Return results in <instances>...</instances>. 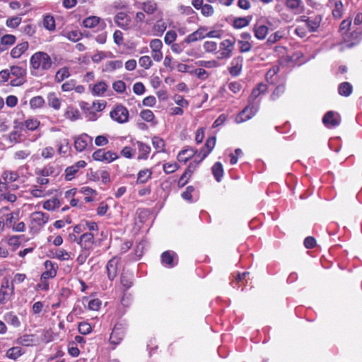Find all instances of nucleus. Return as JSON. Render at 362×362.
I'll return each mask as SVG.
<instances>
[{
  "label": "nucleus",
  "mask_w": 362,
  "mask_h": 362,
  "mask_svg": "<svg viewBox=\"0 0 362 362\" xmlns=\"http://www.w3.org/2000/svg\"><path fill=\"white\" fill-rule=\"evenodd\" d=\"M14 293V286L11 285L8 279H4L0 286V307H4L11 300Z\"/></svg>",
  "instance_id": "obj_4"
},
{
  "label": "nucleus",
  "mask_w": 362,
  "mask_h": 362,
  "mask_svg": "<svg viewBox=\"0 0 362 362\" xmlns=\"http://www.w3.org/2000/svg\"><path fill=\"white\" fill-rule=\"evenodd\" d=\"M238 44L240 52H248L252 47V43L247 40H238Z\"/></svg>",
  "instance_id": "obj_51"
},
{
  "label": "nucleus",
  "mask_w": 362,
  "mask_h": 362,
  "mask_svg": "<svg viewBox=\"0 0 362 362\" xmlns=\"http://www.w3.org/2000/svg\"><path fill=\"white\" fill-rule=\"evenodd\" d=\"M110 116L118 123H125L129 120V111L124 105H117L110 112Z\"/></svg>",
  "instance_id": "obj_6"
},
{
  "label": "nucleus",
  "mask_w": 362,
  "mask_h": 362,
  "mask_svg": "<svg viewBox=\"0 0 362 362\" xmlns=\"http://www.w3.org/2000/svg\"><path fill=\"white\" fill-rule=\"evenodd\" d=\"M328 6L333 7L332 16L334 18H340L344 13V4L341 0H328Z\"/></svg>",
  "instance_id": "obj_21"
},
{
  "label": "nucleus",
  "mask_w": 362,
  "mask_h": 362,
  "mask_svg": "<svg viewBox=\"0 0 362 362\" xmlns=\"http://www.w3.org/2000/svg\"><path fill=\"white\" fill-rule=\"evenodd\" d=\"M93 138L87 134H82L74 137V148L78 152L86 150L92 144Z\"/></svg>",
  "instance_id": "obj_10"
},
{
  "label": "nucleus",
  "mask_w": 362,
  "mask_h": 362,
  "mask_svg": "<svg viewBox=\"0 0 362 362\" xmlns=\"http://www.w3.org/2000/svg\"><path fill=\"white\" fill-rule=\"evenodd\" d=\"M64 117L71 121H76L80 118V112L78 109L69 106L65 110Z\"/></svg>",
  "instance_id": "obj_32"
},
{
  "label": "nucleus",
  "mask_w": 362,
  "mask_h": 362,
  "mask_svg": "<svg viewBox=\"0 0 362 362\" xmlns=\"http://www.w3.org/2000/svg\"><path fill=\"white\" fill-rule=\"evenodd\" d=\"M100 22V18L97 16H90L85 18L83 21V25L86 28H95Z\"/></svg>",
  "instance_id": "obj_43"
},
{
  "label": "nucleus",
  "mask_w": 362,
  "mask_h": 362,
  "mask_svg": "<svg viewBox=\"0 0 362 362\" xmlns=\"http://www.w3.org/2000/svg\"><path fill=\"white\" fill-rule=\"evenodd\" d=\"M30 73L33 76H40L52 65L49 55L44 52L34 53L30 59Z\"/></svg>",
  "instance_id": "obj_2"
},
{
  "label": "nucleus",
  "mask_w": 362,
  "mask_h": 362,
  "mask_svg": "<svg viewBox=\"0 0 362 362\" xmlns=\"http://www.w3.org/2000/svg\"><path fill=\"white\" fill-rule=\"evenodd\" d=\"M115 22L120 28L127 30L130 28L131 18L125 12H119L115 17Z\"/></svg>",
  "instance_id": "obj_20"
},
{
  "label": "nucleus",
  "mask_w": 362,
  "mask_h": 362,
  "mask_svg": "<svg viewBox=\"0 0 362 362\" xmlns=\"http://www.w3.org/2000/svg\"><path fill=\"white\" fill-rule=\"evenodd\" d=\"M78 171V170H77V167H76L74 165L66 168L65 170V179L68 181L71 180Z\"/></svg>",
  "instance_id": "obj_55"
},
{
  "label": "nucleus",
  "mask_w": 362,
  "mask_h": 362,
  "mask_svg": "<svg viewBox=\"0 0 362 362\" xmlns=\"http://www.w3.org/2000/svg\"><path fill=\"white\" fill-rule=\"evenodd\" d=\"M177 37V33L174 30H169L166 33L164 41L167 45H171Z\"/></svg>",
  "instance_id": "obj_61"
},
{
  "label": "nucleus",
  "mask_w": 362,
  "mask_h": 362,
  "mask_svg": "<svg viewBox=\"0 0 362 362\" xmlns=\"http://www.w3.org/2000/svg\"><path fill=\"white\" fill-rule=\"evenodd\" d=\"M21 20V16L11 17L6 20V25L8 28H16L20 25Z\"/></svg>",
  "instance_id": "obj_47"
},
{
  "label": "nucleus",
  "mask_w": 362,
  "mask_h": 362,
  "mask_svg": "<svg viewBox=\"0 0 362 362\" xmlns=\"http://www.w3.org/2000/svg\"><path fill=\"white\" fill-rule=\"evenodd\" d=\"M167 29V24L163 20H158L153 26V31L156 36H161Z\"/></svg>",
  "instance_id": "obj_31"
},
{
  "label": "nucleus",
  "mask_w": 362,
  "mask_h": 362,
  "mask_svg": "<svg viewBox=\"0 0 362 362\" xmlns=\"http://www.w3.org/2000/svg\"><path fill=\"white\" fill-rule=\"evenodd\" d=\"M253 32L257 39L264 40L268 35L269 28L264 25L256 23L253 27Z\"/></svg>",
  "instance_id": "obj_22"
},
{
  "label": "nucleus",
  "mask_w": 362,
  "mask_h": 362,
  "mask_svg": "<svg viewBox=\"0 0 362 362\" xmlns=\"http://www.w3.org/2000/svg\"><path fill=\"white\" fill-rule=\"evenodd\" d=\"M161 263L168 268H173L177 264V254L170 250L165 251L161 255Z\"/></svg>",
  "instance_id": "obj_12"
},
{
  "label": "nucleus",
  "mask_w": 362,
  "mask_h": 362,
  "mask_svg": "<svg viewBox=\"0 0 362 362\" xmlns=\"http://www.w3.org/2000/svg\"><path fill=\"white\" fill-rule=\"evenodd\" d=\"M206 30L204 28H200L194 33L189 34L186 38L185 42L188 44L202 40L206 37L205 32Z\"/></svg>",
  "instance_id": "obj_24"
},
{
  "label": "nucleus",
  "mask_w": 362,
  "mask_h": 362,
  "mask_svg": "<svg viewBox=\"0 0 362 362\" xmlns=\"http://www.w3.org/2000/svg\"><path fill=\"white\" fill-rule=\"evenodd\" d=\"M119 264V259L114 257L110 259L106 264V270L107 278L110 281H112L117 275V268Z\"/></svg>",
  "instance_id": "obj_16"
},
{
  "label": "nucleus",
  "mask_w": 362,
  "mask_h": 362,
  "mask_svg": "<svg viewBox=\"0 0 362 362\" xmlns=\"http://www.w3.org/2000/svg\"><path fill=\"white\" fill-rule=\"evenodd\" d=\"M152 175V172L149 169L141 170L139 172L137 175V183H145L148 179L151 178Z\"/></svg>",
  "instance_id": "obj_38"
},
{
  "label": "nucleus",
  "mask_w": 362,
  "mask_h": 362,
  "mask_svg": "<svg viewBox=\"0 0 362 362\" xmlns=\"http://www.w3.org/2000/svg\"><path fill=\"white\" fill-rule=\"evenodd\" d=\"M268 89L267 85L263 83H259L253 88L249 97V105L245 107L237 116V122H243L252 118L258 111L259 100L256 101L261 94H264Z\"/></svg>",
  "instance_id": "obj_1"
},
{
  "label": "nucleus",
  "mask_w": 362,
  "mask_h": 362,
  "mask_svg": "<svg viewBox=\"0 0 362 362\" xmlns=\"http://www.w3.org/2000/svg\"><path fill=\"white\" fill-rule=\"evenodd\" d=\"M243 66V58L239 57L237 58H235L231 62V66L229 68V72L230 74L233 76H236L240 74Z\"/></svg>",
  "instance_id": "obj_26"
},
{
  "label": "nucleus",
  "mask_w": 362,
  "mask_h": 362,
  "mask_svg": "<svg viewBox=\"0 0 362 362\" xmlns=\"http://www.w3.org/2000/svg\"><path fill=\"white\" fill-rule=\"evenodd\" d=\"M285 91V86L284 85L278 86L274 91L271 95V99L272 100H276L277 98H279L280 95H281Z\"/></svg>",
  "instance_id": "obj_64"
},
{
  "label": "nucleus",
  "mask_w": 362,
  "mask_h": 362,
  "mask_svg": "<svg viewBox=\"0 0 362 362\" xmlns=\"http://www.w3.org/2000/svg\"><path fill=\"white\" fill-rule=\"evenodd\" d=\"M163 168L166 174H170L178 169V165L176 163H168L163 164Z\"/></svg>",
  "instance_id": "obj_59"
},
{
  "label": "nucleus",
  "mask_w": 362,
  "mask_h": 362,
  "mask_svg": "<svg viewBox=\"0 0 362 362\" xmlns=\"http://www.w3.org/2000/svg\"><path fill=\"white\" fill-rule=\"evenodd\" d=\"M78 332L81 334H88L91 332L92 327L90 325L86 322H81L78 324Z\"/></svg>",
  "instance_id": "obj_52"
},
{
  "label": "nucleus",
  "mask_w": 362,
  "mask_h": 362,
  "mask_svg": "<svg viewBox=\"0 0 362 362\" xmlns=\"http://www.w3.org/2000/svg\"><path fill=\"white\" fill-rule=\"evenodd\" d=\"M124 336V329L121 324L115 325L110 337V342L115 346L120 344Z\"/></svg>",
  "instance_id": "obj_15"
},
{
  "label": "nucleus",
  "mask_w": 362,
  "mask_h": 362,
  "mask_svg": "<svg viewBox=\"0 0 362 362\" xmlns=\"http://www.w3.org/2000/svg\"><path fill=\"white\" fill-rule=\"evenodd\" d=\"M322 122L327 127H335L339 125L341 117L339 114L329 111L324 115Z\"/></svg>",
  "instance_id": "obj_14"
},
{
  "label": "nucleus",
  "mask_w": 362,
  "mask_h": 362,
  "mask_svg": "<svg viewBox=\"0 0 362 362\" xmlns=\"http://www.w3.org/2000/svg\"><path fill=\"white\" fill-rule=\"evenodd\" d=\"M10 74L11 79L10 84L12 86H19L26 82V69L19 66H12L10 67Z\"/></svg>",
  "instance_id": "obj_5"
},
{
  "label": "nucleus",
  "mask_w": 362,
  "mask_h": 362,
  "mask_svg": "<svg viewBox=\"0 0 362 362\" xmlns=\"http://www.w3.org/2000/svg\"><path fill=\"white\" fill-rule=\"evenodd\" d=\"M45 271L41 275V280H47L56 276L57 272V264L50 260H46L44 263Z\"/></svg>",
  "instance_id": "obj_13"
},
{
  "label": "nucleus",
  "mask_w": 362,
  "mask_h": 362,
  "mask_svg": "<svg viewBox=\"0 0 362 362\" xmlns=\"http://www.w3.org/2000/svg\"><path fill=\"white\" fill-rule=\"evenodd\" d=\"M136 6L147 14L151 15L158 10V4L154 0H147L143 2H137Z\"/></svg>",
  "instance_id": "obj_17"
},
{
  "label": "nucleus",
  "mask_w": 362,
  "mask_h": 362,
  "mask_svg": "<svg viewBox=\"0 0 362 362\" xmlns=\"http://www.w3.org/2000/svg\"><path fill=\"white\" fill-rule=\"evenodd\" d=\"M10 210L9 207L5 206L0 209V217L5 216L4 224L8 228H11L15 225L19 218V211H13L5 214Z\"/></svg>",
  "instance_id": "obj_8"
},
{
  "label": "nucleus",
  "mask_w": 362,
  "mask_h": 362,
  "mask_svg": "<svg viewBox=\"0 0 362 362\" xmlns=\"http://www.w3.org/2000/svg\"><path fill=\"white\" fill-rule=\"evenodd\" d=\"M78 243L81 250L90 252L94 246V235L92 233H85L79 238Z\"/></svg>",
  "instance_id": "obj_11"
},
{
  "label": "nucleus",
  "mask_w": 362,
  "mask_h": 362,
  "mask_svg": "<svg viewBox=\"0 0 362 362\" xmlns=\"http://www.w3.org/2000/svg\"><path fill=\"white\" fill-rule=\"evenodd\" d=\"M139 65L145 69H148L153 64L152 60L149 56H142L139 59Z\"/></svg>",
  "instance_id": "obj_50"
},
{
  "label": "nucleus",
  "mask_w": 362,
  "mask_h": 362,
  "mask_svg": "<svg viewBox=\"0 0 362 362\" xmlns=\"http://www.w3.org/2000/svg\"><path fill=\"white\" fill-rule=\"evenodd\" d=\"M49 214L42 211H35L30 216V228L32 231L38 232L49 221Z\"/></svg>",
  "instance_id": "obj_3"
},
{
  "label": "nucleus",
  "mask_w": 362,
  "mask_h": 362,
  "mask_svg": "<svg viewBox=\"0 0 362 362\" xmlns=\"http://www.w3.org/2000/svg\"><path fill=\"white\" fill-rule=\"evenodd\" d=\"M186 44L188 43L185 40L180 43H174L171 45V50L176 54H180L185 48Z\"/></svg>",
  "instance_id": "obj_57"
},
{
  "label": "nucleus",
  "mask_w": 362,
  "mask_h": 362,
  "mask_svg": "<svg viewBox=\"0 0 362 362\" xmlns=\"http://www.w3.org/2000/svg\"><path fill=\"white\" fill-rule=\"evenodd\" d=\"M200 163L201 162H199V160L194 158V160L189 164L187 168L184 172V177H190Z\"/></svg>",
  "instance_id": "obj_44"
},
{
  "label": "nucleus",
  "mask_w": 362,
  "mask_h": 362,
  "mask_svg": "<svg viewBox=\"0 0 362 362\" xmlns=\"http://www.w3.org/2000/svg\"><path fill=\"white\" fill-rule=\"evenodd\" d=\"M136 144L139 149L138 159H147L148 154L150 153L151 151L150 146L139 141H136Z\"/></svg>",
  "instance_id": "obj_27"
},
{
  "label": "nucleus",
  "mask_w": 362,
  "mask_h": 362,
  "mask_svg": "<svg viewBox=\"0 0 362 362\" xmlns=\"http://www.w3.org/2000/svg\"><path fill=\"white\" fill-rule=\"evenodd\" d=\"M282 38V35L280 32L277 31L271 35H269V38L267 39L266 42V45L267 46H271L273 44L276 43L277 41H279L280 39Z\"/></svg>",
  "instance_id": "obj_56"
},
{
  "label": "nucleus",
  "mask_w": 362,
  "mask_h": 362,
  "mask_svg": "<svg viewBox=\"0 0 362 362\" xmlns=\"http://www.w3.org/2000/svg\"><path fill=\"white\" fill-rule=\"evenodd\" d=\"M35 173L37 176L49 177V176H57L59 174L58 169L53 165H47L42 168H36Z\"/></svg>",
  "instance_id": "obj_18"
},
{
  "label": "nucleus",
  "mask_w": 362,
  "mask_h": 362,
  "mask_svg": "<svg viewBox=\"0 0 362 362\" xmlns=\"http://www.w3.org/2000/svg\"><path fill=\"white\" fill-rule=\"evenodd\" d=\"M322 19L321 15H315L311 17L302 16L298 21L304 22L310 32H315L320 27Z\"/></svg>",
  "instance_id": "obj_9"
},
{
  "label": "nucleus",
  "mask_w": 362,
  "mask_h": 362,
  "mask_svg": "<svg viewBox=\"0 0 362 362\" xmlns=\"http://www.w3.org/2000/svg\"><path fill=\"white\" fill-rule=\"evenodd\" d=\"M16 42V37L13 35L7 34L1 38V43L3 45L11 46Z\"/></svg>",
  "instance_id": "obj_54"
},
{
  "label": "nucleus",
  "mask_w": 362,
  "mask_h": 362,
  "mask_svg": "<svg viewBox=\"0 0 362 362\" xmlns=\"http://www.w3.org/2000/svg\"><path fill=\"white\" fill-rule=\"evenodd\" d=\"M30 155L28 150H21L14 153L13 158L15 160H25Z\"/></svg>",
  "instance_id": "obj_58"
},
{
  "label": "nucleus",
  "mask_w": 362,
  "mask_h": 362,
  "mask_svg": "<svg viewBox=\"0 0 362 362\" xmlns=\"http://www.w3.org/2000/svg\"><path fill=\"white\" fill-rule=\"evenodd\" d=\"M197 150L193 148H187L182 150L177 155V159L180 162L186 163L189 159L192 157H196Z\"/></svg>",
  "instance_id": "obj_23"
},
{
  "label": "nucleus",
  "mask_w": 362,
  "mask_h": 362,
  "mask_svg": "<svg viewBox=\"0 0 362 362\" xmlns=\"http://www.w3.org/2000/svg\"><path fill=\"white\" fill-rule=\"evenodd\" d=\"M61 206V203L57 198H52L47 200L43 204V208L47 211H54Z\"/></svg>",
  "instance_id": "obj_36"
},
{
  "label": "nucleus",
  "mask_w": 362,
  "mask_h": 362,
  "mask_svg": "<svg viewBox=\"0 0 362 362\" xmlns=\"http://www.w3.org/2000/svg\"><path fill=\"white\" fill-rule=\"evenodd\" d=\"M133 275L132 274L124 273L120 277V282L122 286L126 289H129L133 284Z\"/></svg>",
  "instance_id": "obj_37"
},
{
  "label": "nucleus",
  "mask_w": 362,
  "mask_h": 362,
  "mask_svg": "<svg viewBox=\"0 0 362 362\" xmlns=\"http://www.w3.org/2000/svg\"><path fill=\"white\" fill-rule=\"evenodd\" d=\"M42 25L46 30L49 31H54L56 28L54 17L50 15L45 16L42 21Z\"/></svg>",
  "instance_id": "obj_34"
},
{
  "label": "nucleus",
  "mask_w": 362,
  "mask_h": 362,
  "mask_svg": "<svg viewBox=\"0 0 362 362\" xmlns=\"http://www.w3.org/2000/svg\"><path fill=\"white\" fill-rule=\"evenodd\" d=\"M93 158L98 161L110 163L118 158L116 153L110 151H105L103 149L95 151L93 155Z\"/></svg>",
  "instance_id": "obj_7"
},
{
  "label": "nucleus",
  "mask_w": 362,
  "mask_h": 362,
  "mask_svg": "<svg viewBox=\"0 0 362 362\" xmlns=\"http://www.w3.org/2000/svg\"><path fill=\"white\" fill-rule=\"evenodd\" d=\"M40 124V122L37 119L34 118L27 119L24 122L25 127L29 131L36 130L39 127Z\"/></svg>",
  "instance_id": "obj_42"
},
{
  "label": "nucleus",
  "mask_w": 362,
  "mask_h": 362,
  "mask_svg": "<svg viewBox=\"0 0 362 362\" xmlns=\"http://www.w3.org/2000/svg\"><path fill=\"white\" fill-rule=\"evenodd\" d=\"M70 76L69 68L63 67L59 69L55 75V81L60 83Z\"/></svg>",
  "instance_id": "obj_40"
},
{
  "label": "nucleus",
  "mask_w": 362,
  "mask_h": 362,
  "mask_svg": "<svg viewBox=\"0 0 362 362\" xmlns=\"http://www.w3.org/2000/svg\"><path fill=\"white\" fill-rule=\"evenodd\" d=\"M122 66V62L120 60L110 61L105 64L103 71H113L116 69H120Z\"/></svg>",
  "instance_id": "obj_41"
},
{
  "label": "nucleus",
  "mask_w": 362,
  "mask_h": 362,
  "mask_svg": "<svg viewBox=\"0 0 362 362\" xmlns=\"http://www.w3.org/2000/svg\"><path fill=\"white\" fill-rule=\"evenodd\" d=\"M4 320L10 325L13 327H19L21 326V321L18 316L13 312H8L4 314Z\"/></svg>",
  "instance_id": "obj_29"
},
{
  "label": "nucleus",
  "mask_w": 362,
  "mask_h": 362,
  "mask_svg": "<svg viewBox=\"0 0 362 362\" xmlns=\"http://www.w3.org/2000/svg\"><path fill=\"white\" fill-rule=\"evenodd\" d=\"M249 24V21L246 18H238L233 21V26L235 28H242Z\"/></svg>",
  "instance_id": "obj_60"
},
{
  "label": "nucleus",
  "mask_w": 362,
  "mask_h": 362,
  "mask_svg": "<svg viewBox=\"0 0 362 362\" xmlns=\"http://www.w3.org/2000/svg\"><path fill=\"white\" fill-rule=\"evenodd\" d=\"M28 42H23L18 44L11 49V57L14 59L19 58L28 49Z\"/></svg>",
  "instance_id": "obj_25"
},
{
  "label": "nucleus",
  "mask_w": 362,
  "mask_h": 362,
  "mask_svg": "<svg viewBox=\"0 0 362 362\" xmlns=\"http://www.w3.org/2000/svg\"><path fill=\"white\" fill-rule=\"evenodd\" d=\"M113 90L118 93H124L126 91V84L122 80H118L112 83Z\"/></svg>",
  "instance_id": "obj_48"
},
{
  "label": "nucleus",
  "mask_w": 362,
  "mask_h": 362,
  "mask_svg": "<svg viewBox=\"0 0 362 362\" xmlns=\"http://www.w3.org/2000/svg\"><path fill=\"white\" fill-rule=\"evenodd\" d=\"M71 149V145L67 139H64L62 141L60 144L58 146V151L59 153L65 154Z\"/></svg>",
  "instance_id": "obj_49"
},
{
  "label": "nucleus",
  "mask_w": 362,
  "mask_h": 362,
  "mask_svg": "<svg viewBox=\"0 0 362 362\" xmlns=\"http://www.w3.org/2000/svg\"><path fill=\"white\" fill-rule=\"evenodd\" d=\"M149 46L151 51H161L163 43L159 39H153L151 40Z\"/></svg>",
  "instance_id": "obj_63"
},
{
  "label": "nucleus",
  "mask_w": 362,
  "mask_h": 362,
  "mask_svg": "<svg viewBox=\"0 0 362 362\" xmlns=\"http://www.w3.org/2000/svg\"><path fill=\"white\" fill-rule=\"evenodd\" d=\"M47 101L49 105L55 110H59L61 107V100L57 97L55 93H48Z\"/></svg>",
  "instance_id": "obj_35"
},
{
  "label": "nucleus",
  "mask_w": 362,
  "mask_h": 362,
  "mask_svg": "<svg viewBox=\"0 0 362 362\" xmlns=\"http://www.w3.org/2000/svg\"><path fill=\"white\" fill-rule=\"evenodd\" d=\"M140 116L144 120L148 122L153 121V119H154V114L150 110H142L140 113Z\"/></svg>",
  "instance_id": "obj_62"
},
{
  "label": "nucleus",
  "mask_w": 362,
  "mask_h": 362,
  "mask_svg": "<svg viewBox=\"0 0 362 362\" xmlns=\"http://www.w3.org/2000/svg\"><path fill=\"white\" fill-rule=\"evenodd\" d=\"M153 146L158 150V152H163L165 148V141L163 139L158 136H153L152 138Z\"/></svg>",
  "instance_id": "obj_45"
},
{
  "label": "nucleus",
  "mask_w": 362,
  "mask_h": 362,
  "mask_svg": "<svg viewBox=\"0 0 362 362\" xmlns=\"http://www.w3.org/2000/svg\"><path fill=\"white\" fill-rule=\"evenodd\" d=\"M35 342V335L34 334H23L19 337L16 343L18 345L22 346H31Z\"/></svg>",
  "instance_id": "obj_30"
},
{
  "label": "nucleus",
  "mask_w": 362,
  "mask_h": 362,
  "mask_svg": "<svg viewBox=\"0 0 362 362\" xmlns=\"http://www.w3.org/2000/svg\"><path fill=\"white\" fill-rule=\"evenodd\" d=\"M279 68L277 66H272L266 74V79L267 82L274 83V76L279 72Z\"/></svg>",
  "instance_id": "obj_53"
},
{
  "label": "nucleus",
  "mask_w": 362,
  "mask_h": 362,
  "mask_svg": "<svg viewBox=\"0 0 362 362\" xmlns=\"http://www.w3.org/2000/svg\"><path fill=\"white\" fill-rule=\"evenodd\" d=\"M23 351H22V349L20 346H13L10 348L6 351V357L12 359V360H16L18 359L23 354Z\"/></svg>",
  "instance_id": "obj_33"
},
{
  "label": "nucleus",
  "mask_w": 362,
  "mask_h": 362,
  "mask_svg": "<svg viewBox=\"0 0 362 362\" xmlns=\"http://www.w3.org/2000/svg\"><path fill=\"white\" fill-rule=\"evenodd\" d=\"M89 88L93 95L100 97L107 90L108 85L105 81H100L93 86L90 85Z\"/></svg>",
  "instance_id": "obj_19"
},
{
  "label": "nucleus",
  "mask_w": 362,
  "mask_h": 362,
  "mask_svg": "<svg viewBox=\"0 0 362 362\" xmlns=\"http://www.w3.org/2000/svg\"><path fill=\"white\" fill-rule=\"evenodd\" d=\"M211 172L215 180L218 182H221L224 174L223 166L221 163L216 162L211 168Z\"/></svg>",
  "instance_id": "obj_28"
},
{
  "label": "nucleus",
  "mask_w": 362,
  "mask_h": 362,
  "mask_svg": "<svg viewBox=\"0 0 362 362\" xmlns=\"http://www.w3.org/2000/svg\"><path fill=\"white\" fill-rule=\"evenodd\" d=\"M338 91L341 95L347 97L352 93V86L349 82H343L339 84Z\"/></svg>",
  "instance_id": "obj_39"
},
{
  "label": "nucleus",
  "mask_w": 362,
  "mask_h": 362,
  "mask_svg": "<svg viewBox=\"0 0 362 362\" xmlns=\"http://www.w3.org/2000/svg\"><path fill=\"white\" fill-rule=\"evenodd\" d=\"M45 104V100L42 96H35L30 100V105L32 108H40Z\"/></svg>",
  "instance_id": "obj_46"
}]
</instances>
